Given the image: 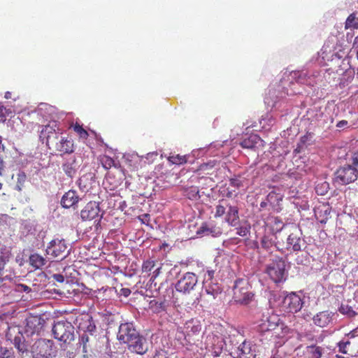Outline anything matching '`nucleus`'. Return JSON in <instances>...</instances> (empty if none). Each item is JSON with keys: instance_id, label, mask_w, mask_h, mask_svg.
I'll return each instance as SVG.
<instances>
[{"instance_id": "obj_1", "label": "nucleus", "mask_w": 358, "mask_h": 358, "mask_svg": "<svg viewBox=\"0 0 358 358\" xmlns=\"http://www.w3.org/2000/svg\"><path fill=\"white\" fill-rule=\"evenodd\" d=\"M74 329L71 322L62 320L54 324L52 332L54 338L62 343L61 348L65 349L75 338Z\"/></svg>"}, {"instance_id": "obj_2", "label": "nucleus", "mask_w": 358, "mask_h": 358, "mask_svg": "<svg viewBox=\"0 0 358 358\" xmlns=\"http://www.w3.org/2000/svg\"><path fill=\"white\" fill-rule=\"evenodd\" d=\"M250 289L251 286L248 280L244 279L236 280L233 289L234 301L243 305H247L250 303L254 296V294Z\"/></svg>"}, {"instance_id": "obj_3", "label": "nucleus", "mask_w": 358, "mask_h": 358, "mask_svg": "<svg viewBox=\"0 0 358 358\" xmlns=\"http://www.w3.org/2000/svg\"><path fill=\"white\" fill-rule=\"evenodd\" d=\"M31 352L34 358H52L57 351L52 341L41 338L32 345Z\"/></svg>"}, {"instance_id": "obj_4", "label": "nucleus", "mask_w": 358, "mask_h": 358, "mask_svg": "<svg viewBox=\"0 0 358 358\" xmlns=\"http://www.w3.org/2000/svg\"><path fill=\"white\" fill-rule=\"evenodd\" d=\"M286 264L282 258H278L268 264L266 268V273L275 283L285 280Z\"/></svg>"}, {"instance_id": "obj_5", "label": "nucleus", "mask_w": 358, "mask_h": 358, "mask_svg": "<svg viewBox=\"0 0 358 358\" xmlns=\"http://www.w3.org/2000/svg\"><path fill=\"white\" fill-rule=\"evenodd\" d=\"M198 283V277L193 272H186L177 281L176 290L184 294H188L194 290Z\"/></svg>"}, {"instance_id": "obj_6", "label": "nucleus", "mask_w": 358, "mask_h": 358, "mask_svg": "<svg viewBox=\"0 0 358 358\" xmlns=\"http://www.w3.org/2000/svg\"><path fill=\"white\" fill-rule=\"evenodd\" d=\"M206 348L214 357H220L225 345L224 338L221 335L210 334L206 341Z\"/></svg>"}, {"instance_id": "obj_7", "label": "nucleus", "mask_w": 358, "mask_h": 358, "mask_svg": "<svg viewBox=\"0 0 358 358\" xmlns=\"http://www.w3.org/2000/svg\"><path fill=\"white\" fill-rule=\"evenodd\" d=\"M303 305V299L295 292L287 294L282 301V308L285 312L296 313L301 310Z\"/></svg>"}, {"instance_id": "obj_8", "label": "nucleus", "mask_w": 358, "mask_h": 358, "mask_svg": "<svg viewBox=\"0 0 358 358\" xmlns=\"http://www.w3.org/2000/svg\"><path fill=\"white\" fill-rule=\"evenodd\" d=\"M335 175L337 182L341 185H347L357 180L358 171L353 166L347 165L338 169Z\"/></svg>"}, {"instance_id": "obj_9", "label": "nucleus", "mask_w": 358, "mask_h": 358, "mask_svg": "<svg viewBox=\"0 0 358 358\" xmlns=\"http://www.w3.org/2000/svg\"><path fill=\"white\" fill-rule=\"evenodd\" d=\"M305 245L304 240L301 238L300 229L296 227H292V231L288 235L286 242V248L292 252L301 251Z\"/></svg>"}, {"instance_id": "obj_10", "label": "nucleus", "mask_w": 358, "mask_h": 358, "mask_svg": "<svg viewBox=\"0 0 358 358\" xmlns=\"http://www.w3.org/2000/svg\"><path fill=\"white\" fill-rule=\"evenodd\" d=\"M138 334L139 332L136 329L133 323L125 322L122 323L119 327L117 338L121 343L127 345Z\"/></svg>"}, {"instance_id": "obj_11", "label": "nucleus", "mask_w": 358, "mask_h": 358, "mask_svg": "<svg viewBox=\"0 0 358 358\" xmlns=\"http://www.w3.org/2000/svg\"><path fill=\"white\" fill-rule=\"evenodd\" d=\"M67 245L64 240L54 239L47 247L46 253L53 258L63 259L66 257Z\"/></svg>"}, {"instance_id": "obj_12", "label": "nucleus", "mask_w": 358, "mask_h": 358, "mask_svg": "<svg viewBox=\"0 0 358 358\" xmlns=\"http://www.w3.org/2000/svg\"><path fill=\"white\" fill-rule=\"evenodd\" d=\"M5 325L7 330L6 334V340L11 341L15 348L17 350L18 354L23 358L24 355L28 352V344L24 336L19 331L18 334L15 336L12 341L11 334H10V327L8 323H5Z\"/></svg>"}, {"instance_id": "obj_13", "label": "nucleus", "mask_w": 358, "mask_h": 358, "mask_svg": "<svg viewBox=\"0 0 358 358\" xmlns=\"http://www.w3.org/2000/svg\"><path fill=\"white\" fill-rule=\"evenodd\" d=\"M280 319L276 314L264 315L257 326V330L261 333H266L275 330L280 324Z\"/></svg>"}, {"instance_id": "obj_14", "label": "nucleus", "mask_w": 358, "mask_h": 358, "mask_svg": "<svg viewBox=\"0 0 358 358\" xmlns=\"http://www.w3.org/2000/svg\"><path fill=\"white\" fill-rule=\"evenodd\" d=\"M128 350L138 355L145 354L149 348L147 339L140 334L127 344Z\"/></svg>"}, {"instance_id": "obj_15", "label": "nucleus", "mask_w": 358, "mask_h": 358, "mask_svg": "<svg viewBox=\"0 0 358 358\" xmlns=\"http://www.w3.org/2000/svg\"><path fill=\"white\" fill-rule=\"evenodd\" d=\"M59 133L56 131L53 125H45L40 132V138L43 141L45 139L46 145L51 149L52 145L55 144V141L59 138Z\"/></svg>"}, {"instance_id": "obj_16", "label": "nucleus", "mask_w": 358, "mask_h": 358, "mask_svg": "<svg viewBox=\"0 0 358 358\" xmlns=\"http://www.w3.org/2000/svg\"><path fill=\"white\" fill-rule=\"evenodd\" d=\"M52 148L60 152L62 154H71L74 151L73 141L69 137L59 136L55 144L52 145Z\"/></svg>"}, {"instance_id": "obj_17", "label": "nucleus", "mask_w": 358, "mask_h": 358, "mask_svg": "<svg viewBox=\"0 0 358 358\" xmlns=\"http://www.w3.org/2000/svg\"><path fill=\"white\" fill-rule=\"evenodd\" d=\"M100 212L99 205L95 201H90L80 211L82 220H92L99 216Z\"/></svg>"}, {"instance_id": "obj_18", "label": "nucleus", "mask_w": 358, "mask_h": 358, "mask_svg": "<svg viewBox=\"0 0 358 358\" xmlns=\"http://www.w3.org/2000/svg\"><path fill=\"white\" fill-rule=\"evenodd\" d=\"M124 178V173L120 167L116 169V172L109 171L107 173L105 180L106 182L110 184V189L117 188L122 182Z\"/></svg>"}, {"instance_id": "obj_19", "label": "nucleus", "mask_w": 358, "mask_h": 358, "mask_svg": "<svg viewBox=\"0 0 358 358\" xmlns=\"http://www.w3.org/2000/svg\"><path fill=\"white\" fill-rule=\"evenodd\" d=\"M334 316V313L329 310L319 312L314 315L313 318V323L317 327H326L332 322Z\"/></svg>"}, {"instance_id": "obj_20", "label": "nucleus", "mask_w": 358, "mask_h": 358, "mask_svg": "<svg viewBox=\"0 0 358 358\" xmlns=\"http://www.w3.org/2000/svg\"><path fill=\"white\" fill-rule=\"evenodd\" d=\"M43 327L41 318L36 316H31L27 319L25 333L29 336L35 334H38Z\"/></svg>"}, {"instance_id": "obj_21", "label": "nucleus", "mask_w": 358, "mask_h": 358, "mask_svg": "<svg viewBox=\"0 0 358 358\" xmlns=\"http://www.w3.org/2000/svg\"><path fill=\"white\" fill-rule=\"evenodd\" d=\"M201 330L200 322L195 320H190L185 323V338L190 340L194 336H198Z\"/></svg>"}, {"instance_id": "obj_22", "label": "nucleus", "mask_w": 358, "mask_h": 358, "mask_svg": "<svg viewBox=\"0 0 358 358\" xmlns=\"http://www.w3.org/2000/svg\"><path fill=\"white\" fill-rule=\"evenodd\" d=\"M80 200L79 196L75 190L71 189L66 192L61 199V205L65 208L74 207Z\"/></svg>"}, {"instance_id": "obj_23", "label": "nucleus", "mask_w": 358, "mask_h": 358, "mask_svg": "<svg viewBox=\"0 0 358 358\" xmlns=\"http://www.w3.org/2000/svg\"><path fill=\"white\" fill-rule=\"evenodd\" d=\"M198 234L203 235H210L213 237H218L222 234L221 227L213 224L203 223L199 228Z\"/></svg>"}, {"instance_id": "obj_24", "label": "nucleus", "mask_w": 358, "mask_h": 358, "mask_svg": "<svg viewBox=\"0 0 358 358\" xmlns=\"http://www.w3.org/2000/svg\"><path fill=\"white\" fill-rule=\"evenodd\" d=\"M238 208L236 206H228V211L225 217V221L231 227H236L240 223Z\"/></svg>"}, {"instance_id": "obj_25", "label": "nucleus", "mask_w": 358, "mask_h": 358, "mask_svg": "<svg viewBox=\"0 0 358 358\" xmlns=\"http://www.w3.org/2000/svg\"><path fill=\"white\" fill-rule=\"evenodd\" d=\"M331 208L328 205L322 204L315 209V215L322 224H326L330 217Z\"/></svg>"}, {"instance_id": "obj_26", "label": "nucleus", "mask_w": 358, "mask_h": 358, "mask_svg": "<svg viewBox=\"0 0 358 358\" xmlns=\"http://www.w3.org/2000/svg\"><path fill=\"white\" fill-rule=\"evenodd\" d=\"M13 257L12 250L9 247L4 246L0 250V275H3V271L6 264Z\"/></svg>"}, {"instance_id": "obj_27", "label": "nucleus", "mask_w": 358, "mask_h": 358, "mask_svg": "<svg viewBox=\"0 0 358 358\" xmlns=\"http://www.w3.org/2000/svg\"><path fill=\"white\" fill-rule=\"evenodd\" d=\"M77 166L76 157H71L62 164V167L68 177L73 178L76 173Z\"/></svg>"}, {"instance_id": "obj_28", "label": "nucleus", "mask_w": 358, "mask_h": 358, "mask_svg": "<svg viewBox=\"0 0 358 358\" xmlns=\"http://www.w3.org/2000/svg\"><path fill=\"white\" fill-rule=\"evenodd\" d=\"M204 292L212 299H215L222 292V288L218 283L206 281L203 285Z\"/></svg>"}, {"instance_id": "obj_29", "label": "nucleus", "mask_w": 358, "mask_h": 358, "mask_svg": "<svg viewBox=\"0 0 358 358\" xmlns=\"http://www.w3.org/2000/svg\"><path fill=\"white\" fill-rule=\"evenodd\" d=\"M255 355L252 350L250 343L243 341L238 348L237 358H254Z\"/></svg>"}, {"instance_id": "obj_30", "label": "nucleus", "mask_w": 358, "mask_h": 358, "mask_svg": "<svg viewBox=\"0 0 358 358\" xmlns=\"http://www.w3.org/2000/svg\"><path fill=\"white\" fill-rule=\"evenodd\" d=\"M29 265L35 270L42 269L46 264L47 260L38 253L30 255L29 257Z\"/></svg>"}, {"instance_id": "obj_31", "label": "nucleus", "mask_w": 358, "mask_h": 358, "mask_svg": "<svg viewBox=\"0 0 358 358\" xmlns=\"http://www.w3.org/2000/svg\"><path fill=\"white\" fill-rule=\"evenodd\" d=\"M324 353V348L317 345H308L306 348V358H322Z\"/></svg>"}, {"instance_id": "obj_32", "label": "nucleus", "mask_w": 358, "mask_h": 358, "mask_svg": "<svg viewBox=\"0 0 358 358\" xmlns=\"http://www.w3.org/2000/svg\"><path fill=\"white\" fill-rule=\"evenodd\" d=\"M292 78L298 83L311 85H313V80L310 76H308L306 71H295L292 74Z\"/></svg>"}, {"instance_id": "obj_33", "label": "nucleus", "mask_w": 358, "mask_h": 358, "mask_svg": "<svg viewBox=\"0 0 358 358\" xmlns=\"http://www.w3.org/2000/svg\"><path fill=\"white\" fill-rule=\"evenodd\" d=\"M77 183L80 190L87 192L92 187V177L90 174H85L78 180Z\"/></svg>"}, {"instance_id": "obj_34", "label": "nucleus", "mask_w": 358, "mask_h": 358, "mask_svg": "<svg viewBox=\"0 0 358 358\" xmlns=\"http://www.w3.org/2000/svg\"><path fill=\"white\" fill-rule=\"evenodd\" d=\"M261 141V138L257 135H251L248 138L244 139L240 143L243 148L252 149L257 146V144Z\"/></svg>"}, {"instance_id": "obj_35", "label": "nucleus", "mask_w": 358, "mask_h": 358, "mask_svg": "<svg viewBox=\"0 0 358 358\" xmlns=\"http://www.w3.org/2000/svg\"><path fill=\"white\" fill-rule=\"evenodd\" d=\"M266 224L270 226L273 232L281 231L284 227L282 221L278 217H271L268 218Z\"/></svg>"}, {"instance_id": "obj_36", "label": "nucleus", "mask_w": 358, "mask_h": 358, "mask_svg": "<svg viewBox=\"0 0 358 358\" xmlns=\"http://www.w3.org/2000/svg\"><path fill=\"white\" fill-rule=\"evenodd\" d=\"M260 247L268 252H272V250L275 247V242L271 237L264 236L260 241Z\"/></svg>"}, {"instance_id": "obj_37", "label": "nucleus", "mask_w": 358, "mask_h": 358, "mask_svg": "<svg viewBox=\"0 0 358 358\" xmlns=\"http://www.w3.org/2000/svg\"><path fill=\"white\" fill-rule=\"evenodd\" d=\"M229 205L230 203L227 200H220L218 204L215 206L214 217L217 218L223 216L226 213V208H228Z\"/></svg>"}, {"instance_id": "obj_38", "label": "nucleus", "mask_w": 358, "mask_h": 358, "mask_svg": "<svg viewBox=\"0 0 358 358\" xmlns=\"http://www.w3.org/2000/svg\"><path fill=\"white\" fill-rule=\"evenodd\" d=\"M236 229V234L242 237L247 236L250 232V224L247 221L242 222L238 226L234 227Z\"/></svg>"}, {"instance_id": "obj_39", "label": "nucleus", "mask_w": 358, "mask_h": 358, "mask_svg": "<svg viewBox=\"0 0 358 358\" xmlns=\"http://www.w3.org/2000/svg\"><path fill=\"white\" fill-rule=\"evenodd\" d=\"M185 195L189 199L196 200L200 198L199 189L196 186H191L184 189Z\"/></svg>"}, {"instance_id": "obj_40", "label": "nucleus", "mask_w": 358, "mask_h": 358, "mask_svg": "<svg viewBox=\"0 0 358 358\" xmlns=\"http://www.w3.org/2000/svg\"><path fill=\"white\" fill-rule=\"evenodd\" d=\"M169 162L173 164L182 165L187 162V155H180L179 154H173L168 157Z\"/></svg>"}, {"instance_id": "obj_41", "label": "nucleus", "mask_w": 358, "mask_h": 358, "mask_svg": "<svg viewBox=\"0 0 358 358\" xmlns=\"http://www.w3.org/2000/svg\"><path fill=\"white\" fill-rule=\"evenodd\" d=\"M338 311L350 318L356 317L358 313L353 310L352 307L348 304H341L338 308Z\"/></svg>"}, {"instance_id": "obj_42", "label": "nucleus", "mask_w": 358, "mask_h": 358, "mask_svg": "<svg viewBox=\"0 0 358 358\" xmlns=\"http://www.w3.org/2000/svg\"><path fill=\"white\" fill-rule=\"evenodd\" d=\"M345 29L353 28L358 29V17L355 13H351L347 18L345 23Z\"/></svg>"}, {"instance_id": "obj_43", "label": "nucleus", "mask_w": 358, "mask_h": 358, "mask_svg": "<svg viewBox=\"0 0 358 358\" xmlns=\"http://www.w3.org/2000/svg\"><path fill=\"white\" fill-rule=\"evenodd\" d=\"M99 161L102 165V166L105 169H109L113 166H115L116 168L115 161L109 156L107 155H102L99 157Z\"/></svg>"}, {"instance_id": "obj_44", "label": "nucleus", "mask_w": 358, "mask_h": 358, "mask_svg": "<svg viewBox=\"0 0 358 358\" xmlns=\"http://www.w3.org/2000/svg\"><path fill=\"white\" fill-rule=\"evenodd\" d=\"M72 128L80 138L87 139L88 138V132L79 123L76 122L74 124L72 125Z\"/></svg>"}, {"instance_id": "obj_45", "label": "nucleus", "mask_w": 358, "mask_h": 358, "mask_svg": "<svg viewBox=\"0 0 358 358\" xmlns=\"http://www.w3.org/2000/svg\"><path fill=\"white\" fill-rule=\"evenodd\" d=\"M282 195L280 193H278L275 191H271L267 195V201L271 203H279L282 200Z\"/></svg>"}, {"instance_id": "obj_46", "label": "nucleus", "mask_w": 358, "mask_h": 358, "mask_svg": "<svg viewBox=\"0 0 358 358\" xmlns=\"http://www.w3.org/2000/svg\"><path fill=\"white\" fill-rule=\"evenodd\" d=\"M156 263L155 260L147 259L143 262L141 270L143 273H150V271L155 267Z\"/></svg>"}, {"instance_id": "obj_47", "label": "nucleus", "mask_w": 358, "mask_h": 358, "mask_svg": "<svg viewBox=\"0 0 358 358\" xmlns=\"http://www.w3.org/2000/svg\"><path fill=\"white\" fill-rule=\"evenodd\" d=\"M0 358H15L13 349L11 348L0 347Z\"/></svg>"}, {"instance_id": "obj_48", "label": "nucleus", "mask_w": 358, "mask_h": 358, "mask_svg": "<svg viewBox=\"0 0 358 358\" xmlns=\"http://www.w3.org/2000/svg\"><path fill=\"white\" fill-rule=\"evenodd\" d=\"M217 162L215 160H210L206 163H203L199 166V170L201 171H208L215 167Z\"/></svg>"}, {"instance_id": "obj_49", "label": "nucleus", "mask_w": 358, "mask_h": 358, "mask_svg": "<svg viewBox=\"0 0 358 358\" xmlns=\"http://www.w3.org/2000/svg\"><path fill=\"white\" fill-rule=\"evenodd\" d=\"M350 344H351V343L349 341H341L338 342L337 344V346L338 348V352L342 354H348V347L349 345H350Z\"/></svg>"}, {"instance_id": "obj_50", "label": "nucleus", "mask_w": 358, "mask_h": 358, "mask_svg": "<svg viewBox=\"0 0 358 358\" xmlns=\"http://www.w3.org/2000/svg\"><path fill=\"white\" fill-rule=\"evenodd\" d=\"M86 322H87L89 324L87 327H83L85 329V333L90 332L92 334L96 329V326L93 322L92 317L87 315Z\"/></svg>"}, {"instance_id": "obj_51", "label": "nucleus", "mask_w": 358, "mask_h": 358, "mask_svg": "<svg viewBox=\"0 0 358 358\" xmlns=\"http://www.w3.org/2000/svg\"><path fill=\"white\" fill-rule=\"evenodd\" d=\"M229 184L231 187L236 189H239L243 186L242 181L238 178L235 177L229 180Z\"/></svg>"}, {"instance_id": "obj_52", "label": "nucleus", "mask_w": 358, "mask_h": 358, "mask_svg": "<svg viewBox=\"0 0 358 358\" xmlns=\"http://www.w3.org/2000/svg\"><path fill=\"white\" fill-rule=\"evenodd\" d=\"M89 342V336L86 333H84L80 336V343L83 345V352H86V345Z\"/></svg>"}, {"instance_id": "obj_53", "label": "nucleus", "mask_w": 358, "mask_h": 358, "mask_svg": "<svg viewBox=\"0 0 358 358\" xmlns=\"http://www.w3.org/2000/svg\"><path fill=\"white\" fill-rule=\"evenodd\" d=\"M329 185L327 182H324L321 185V187L318 185L316 187V192L318 194L324 195L327 192V189Z\"/></svg>"}, {"instance_id": "obj_54", "label": "nucleus", "mask_w": 358, "mask_h": 358, "mask_svg": "<svg viewBox=\"0 0 358 358\" xmlns=\"http://www.w3.org/2000/svg\"><path fill=\"white\" fill-rule=\"evenodd\" d=\"M164 264H160L159 266H157L155 270L152 272V275L151 277V280H154L156 278H157L162 272V267Z\"/></svg>"}, {"instance_id": "obj_55", "label": "nucleus", "mask_w": 358, "mask_h": 358, "mask_svg": "<svg viewBox=\"0 0 358 358\" xmlns=\"http://www.w3.org/2000/svg\"><path fill=\"white\" fill-rule=\"evenodd\" d=\"M7 115V109L3 106H0V121H4Z\"/></svg>"}, {"instance_id": "obj_56", "label": "nucleus", "mask_w": 358, "mask_h": 358, "mask_svg": "<svg viewBox=\"0 0 358 358\" xmlns=\"http://www.w3.org/2000/svg\"><path fill=\"white\" fill-rule=\"evenodd\" d=\"M12 278L9 275L3 276V275H0V287L6 285V282L7 280L11 281Z\"/></svg>"}, {"instance_id": "obj_57", "label": "nucleus", "mask_w": 358, "mask_h": 358, "mask_svg": "<svg viewBox=\"0 0 358 358\" xmlns=\"http://www.w3.org/2000/svg\"><path fill=\"white\" fill-rule=\"evenodd\" d=\"M350 338L358 337V326L346 334Z\"/></svg>"}, {"instance_id": "obj_58", "label": "nucleus", "mask_w": 358, "mask_h": 358, "mask_svg": "<svg viewBox=\"0 0 358 358\" xmlns=\"http://www.w3.org/2000/svg\"><path fill=\"white\" fill-rule=\"evenodd\" d=\"M153 358H169L167 354L164 351H157L154 355Z\"/></svg>"}, {"instance_id": "obj_59", "label": "nucleus", "mask_w": 358, "mask_h": 358, "mask_svg": "<svg viewBox=\"0 0 358 358\" xmlns=\"http://www.w3.org/2000/svg\"><path fill=\"white\" fill-rule=\"evenodd\" d=\"M52 278L58 282H63L64 281V278L62 274H53Z\"/></svg>"}, {"instance_id": "obj_60", "label": "nucleus", "mask_w": 358, "mask_h": 358, "mask_svg": "<svg viewBox=\"0 0 358 358\" xmlns=\"http://www.w3.org/2000/svg\"><path fill=\"white\" fill-rule=\"evenodd\" d=\"M347 124H348V122L346 120H341L337 123L336 127L338 128H342Z\"/></svg>"}, {"instance_id": "obj_61", "label": "nucleus", "mask_w": 358, "mask_h": 358, "mask_svg": "<svg viewBox=\"0 0 358 358\" xmlns=\"http://www.w3.org/2000/svg\"><path fill=\"white\" fill-rule=\"evenodd\" d=\"M353 164L358 166V150L355 152L354 154V156H353Z\"/></svg>"}, {"instance_id": "obj_62", "label": "nucleus", "mask_w": 358, "mask_h": 358, "mask_svg": "<svg viewBox=\"0 0 358 358\" xmlns=\"http://www.w3.org/2000/svg\"><path fill=\"white\" fill-rule=\"evenodd\" d=\"M143 218H141L143 223L149 221L150 215L148 214H143L142 215Z\"/></svg>"}, {"instance_id": "obj_63", "label": "nucleus", "mask_w": 358, "mask_h": 358, "mask_svg": "<svg viewBox=\"0 0 358 358\" xmlns=\"http://www.w3.org/2000/svg\"><path fill=\"white\" fill-rule=\"evenodd\" d=\"M352 48H358V35L355 38L353 43H352Z\"/></svg>"}, {"instance_id": "obj_64", "label": "nucleus", "mask_w": 358, "mask_h": 358, "mask_svg": "<svg viewBox=\"0 0 358 358\" xmlns=\"http://www.w3.org/2000/svg\"><path fill=\"white\" fill-rule=\"evenodd\" d=\"M123 295L125 296H128L131 294V291L129 289H122Z\"/></svg>"}]
</instances>
